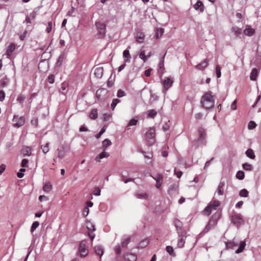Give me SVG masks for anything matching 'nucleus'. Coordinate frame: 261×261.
I'll use <instances>...</instances> for the list:
<instances>
[{
  "instance_id": "obj_1",
  "label": "nucleus",
  "mask_w": 261,
  "mask_h": 261,
  "mask_svg": "<svg viewBox=\"0 0 261 261\" xmlns=\"http://www.w3.org/2000/svg\"><path fill=\"white\" fill-rule=\"evenodd\" d=\"M201 104L203 108L211 109L214 107V99L211 92H206L201 98Z\"/></svg>"
},
{
  "instance_id": "obj_2",
  "label": "nucleus",
  "mask_w": 261,
  "mask_h": 261,
  "mask_svg": "<svg viewBox=\"0 0 261 261\" xmlns=\"http://www.w3.org/2000/svg\"><path fill=\"white\" fill-rule=\"evenodd\" d=\"M220 217V214L216 212L212 215L210 219L208 224L205 226L204 231L205 232L208 231L210 229L214 228L217 224L218 221Z\"/></svg>"
},
{
  "instance_id": "obj_3",
  "label": "nucleus",
  "mask_w": 261,
  "mask_h": 261,
  "mask_svg": "<svg viewBox=\"0 0 261 261\" xmlns=\"http://www.w3.org/2000/svg\"><path fill=\"white\" fill-rule=\"evenodd\" d=\"M220 205L218 200H213L210 202L208 205L204 208L202 213L204 215L208 216L213 210H216Z\"/></svg>"
},
{
  "instance_id": "obj_4",
  "label": "nucleus",
  "mask_w": 261,
  "mask_h": 261,
  "mask_svg": "<svg viewBox=\"0 0 261 261\" xmlns=\"http://www.w3.org/2000/svg\"><path fill=\"white\" fill-rule=\"evenodd\" d=\"M155 129L150 128L145 134V139L148 145H152L155 143Z\"/></svg>"
},
{
  "instance_id": "obj_5",
  "label": "nucleus",
  "mask_w": 261,
  "mask_h": 261,
  "mask_svg": "<svg viewBox=\"0 0 261 261\" xmlns=\"http://www.w3.org/2000/svg\"><path fill=\"white\" fill-rule=\"evenodd\" d=\"M95 25L98 31V35H99V38H103L106 33V24L100 22H96L95 23Z\"/></svg>"
},
{
  "instance_id": "obj_6",
  "label": "nucleus",
  "mask_w": 261,
  "mask_h": 261,
  "mask_svg": "<svg viewBox=\"0 0 261 261\" xmlns=\"http://www.w3.org/2000/svg\"><path fill=\"white\" fill-rule=\"evenodd\" d=\"M79 251L81 257H85L88 254V250L87 246V241L83 240L80 244Z\"/></svg>"
},
{
  "instance_id": "obj_7",
  "label": "nucleus",
  "mask_w": 261,
  "mask_h": 261,
  "mask_svg": "<svg viewBox=\"0 0 261 261\" xmlns=\"http://www.w3.org/2000/svg\"><path fill=\"white\" fill-rule=\"evenodd\" d=\"M13 125L15 127H19L24 125L25 123V118L23 116L19 117L14 115L13 119Z\"/></svg>"
},
{
  "instance_id": "obj_8",
  "label": "nucleus",
  "mask_w": 261,
  "mask_h": 261,
  "mask_svg": "<svg viewBox=\"0 0 261 261\" xmlns=\"http://www.w3.org/2000/svg\"><path fill=\"white\" fill-rule=\"evenodd\" d=\"M173 83V81L172 80L170 77H165L163 81V92L165 93L170 87H172Z\"/></svg>"
},
{
  "instance_id": "obj_9",
  "label": "nucleus",
  "mask_w": 261,
  "mask_h": 261,
  "mask_svg": "<svg viewBox=\"0 0 261 261\" xmlns=\"http://www.w3.org/2000/svg\"><path fill=\"white\" fill-rule=\"evenodd\" d=\"M231 220L233 223L237 226L243 223V220L240 214H235L231 217Z\"/></svg>"
},
{
  "instance_id": "obj_10",
  "label": "nucleus",
  "mask_w": 261,
  "mask_h": 261,
  "mask_svg": "<svg viewBox=\"0 0 261 261\" xmlns=\"http://www.w3.org/2000/svg\"><path fill=\"white\" fill-rule=\"evenodd\" d=\"M36 17V12L33 11L30 14L26 16L25 19L23 22H25L29 27V24L32 23V21L35 20Z\"/></svg>"
},
{
  "instance_id": "obj_11",
  "label": "nucleus",
  "mask_w": 261,
  "mask_h": 261,
  "mask_svg": "<svg viewBox=\"0 0 261 261\" xmlns=\"http://www.w3.org/2000/svg\"><path fill=\"white\" fill-rule=\"evenodd\" d=\"M152 177L156 181V187L158 189L160 188L162 186L163 180V176L161 174H157L155 177L152 176Z\"/></svg>"
},
{
  "instance_id": "obj_12",
  "label": "nucleus",
  "mask_w": 261,
  "mask_h": 261,
  "mask_svg": "<svg viewBox=\"0 0 261 261\" xmlns=\"http://www.w3.org/2000/svg\"><path fill=\"white\" fill-rule=\"evenodd\" d=\"M124 258L126 261H136L137 256L133 253H126L124 255Z\"/></svg>"
},
{
  "instance_id": "obj_13",
  "label": "nucleus",
  "mask_w": 261,
  "mask_h": 261,
  "mask_svg": "<svg viewBox=\"0 0 261 261\" xmlns=\"http://www.w3.org/2000/svg\"><path fill=\"white\" fill-rule=\"evenodd\" d=\"M103 73V69L101 67H97L94 70V75L97 78L102 77Z\"/></svg>"
},
{
  "instance_id": "obj_14",
  "label": "nucleus",
  "mask_w": 261,
  "mask_h": 261,
  "mask_svg": "<svg viewBox=\"0 0 261 261\" xmlns=\"http://www.w3.org/2000/svg\"><path fill=\"white\" fill-rule=\"evenodd\" d=\"M225 186L224 181H220L218 188L217 193L219 195H223L224 194V187Z\"/></svg>"
},
{
  "instance_id": "obj_15",
  "label": "nucleus",
  "mask_w": 261,
  "mask_h": 261,
  "mask_svg": "<svg viewBox=\"0 0 261 261\" xmlns=\"http://www.w3.org/2000/svg\"><path fill=\"white\" fill-rule=\"evenodd\" d=\"M31 148L29 146H24L22 148L21 153L24 156H30L32 153Z\"/></svg>"
},
{
  "instance_id": "obj_16",
  "label": "nucleus",
  "mask_w": 261,
  "mask_h": 261,
  "mask_svg": "<svg viewBox=\"0 0 261 261\" xmlns=\"http://www.w3.org/2000/svg\"><path fill=\"white\" fill-rule=\"evenodd\" d=\"M145 35L142 32H138L136 37V41L139 43H143L144 41Z\"/></svg>"
},
{
  "instance_id": "obj_17",
  "label": "nucleus",
  "mask_w": 261,
  "mask_h": 261,
  "mask_svg": "<svg viewBox=\"0 0 261 261\" xmlns=\"http://www.w3.org/2000/svg\"><path fill=\"white\" fill-rule=\"evenodd\" d=\"M208 65L207 59H205L201 63L198 64L196 66V68L199 70L204 69Z\"/></svg>"
},
{
  "instance_id": "obj_18",
  "label": "nucleus",
  "mask_w": 261,
  "mask_h": 261,
  "mask_svg": "<svg viewBox=\"0 0 261 261\" xmlns=\"http://www.w3.org/2000/svg\"><path fill=\"white\" fill-rule=\"evenodd\" d=\"M15 48L16 46L14 43H11L10 45H9L6 52L7 56L10 57L15 49Z\"/></svg>"
},
{
  "instance_id": "obj_19",
  "label": "nucleus",
  "mask_w": 261,
  "mask_h": 261,
  "mask_svg": "<svg viewBox=\"0 0 261 261\" xmlns=\"http://www.w3.org/2000/svg\"><path fill=\"white\" fill-rule=\"evenodd\" d=\"M194 8L196 10H199L200 12H203L204 10V6L203 3L200 1H198L197 3L194 5Z\"/></svg>"
},
{
  "instance_id": "obj_20",
  "label": "nucleus",
  "mask_w": 261,
  "mask_h": 261,
  "mask_svg": "<svg viewBox=\"0 0 261 261\" xmlns=\"http://www.w3.org/2000/svg\"><path fill=\"white\" fill-rule=\"evenodd\" d=\"M109 156V154L107 152L103 151L96 157L95 160L98 162H100L101 159L104 158H107Z\"/></svg>"
},
{
  "instance_id": "obj_21",
  "label": "nucleus",
  "mask_w": 261,
  "mask_h": 261,
  "mask_svg": "<svg viewBox=\"0 0 261 261\" xmlns=\"http://www.w3.org/2000/svg\"><path fill=\"white\" fill-rule=\"evenodd\" d=\"M123 56L125 58V62H129L131 58V56L129 54V51L128 49L124 50L123 53Z\"/></svg>"
},
{
  "instance_id": "obj_22",
  "label": "nucleus",
  "mask_w": 261,
  "mask_h": 261,
  "mask_svg": "<svg viewBox=\"0 0 261 261\" xmlns=\"http://www.w3.org/2000/svg\"><path fill=\"white\" fill-rule=\"evenodd\" d=\"M130 241V237H125L122 239L121 242V246L122 247L125 248L127 246V245L129 243Z\"/></svg>"
},
{
  "instance_id": "obj_23",
  "label": "nucleus",
  "mask_w": 261,
  "mask_h": 261,
  "mask_svg": "<svg viewBox=\"0 0 261 261\" xmlns=\"http://www.w3.org/2000/svg\"><path fill=\"white\" fill-rule=\"evenodd\" d=\"M258 75V71L256 68H253L250 74V78L252 81H255Z\"/></svg>"
},
{
  "instance_id": "obj_24",
  "label": "nucleus",
  "mask_w": 261,
  "mask_h": 261,
  "mask_svg": "<svg viewBox=\"0 0 261 261\" xmlns=\"http://www.w3.org/2000/svg\"><path fill=\"white\" fill-rule=\"evenodd\" d=\"M255 33V30L251 28H246L244 31V33L245 35L251 36L253 35Z\"/></svg>"
},
{
  "instance_id": "obj_25",
  "label": "nucleus",
  "mask_w": 261,
  "mask_h": 261,
  "mask_svg": "<svg viewBox=\"0 0 261 261\" xmlns=\"http://www.w3.org/2000/svg\"><path fill=\"white\" fill-rule=\"evenodd\" d=\"M95 252L101 257L103 253V250L101 246H96L94 248Z\"/></svg>"
},
{
  "instance_id": "obj_26",
  "label": "nucleus",
  "mask_w": 261,
  "mask_h": 261,
  "mask_svg": "<svg viewBox=\"0 0 261 261\" xmlns=\"http://www.w3.org/2000/svg\"><path fill=\"white\" fill-rule=\"evenodd\" d=\"M198 133L199 135V140H202L203 139H204L206 135V133L204 129L203 128H200L198 130Z\"/></svg>"
},
{
  "instance_id": "obj_27",
  "label": "nucleus",
  "mask_w": 261,
  "mask_h": 261,
  "mask_svg": "<svg viewBox=\"0 0 261 261\" xmlns=\"http://www.w3.org/2000/svg\"><path fill=\"white\" fill-rule=\"evenodd\" d=\"M238 245V243L234 242L233 241H230V242H227L226 243V248H228V249H233L234 247H236Z\"/></svg>"
},
{
  "instance_id": "obj_28",
  "label": "nucleus",
  "mask_w": 261,
  "mask_h": 261,
  "mask_svg": "<svg viewBox=\"0 0 261 261\" xmlns=\"http://www.w3.org/2000/svg\"><path fill=\"white\" fill-rule=\"evenodd\" d=\"M90 118L92 119H96L97 118V110L96 109H93L91 110L90 113Z\"/></svg>"
},
{
  "instance_id": "obj_29",
  "label": "nucleus",
  "mask_w": 261,
  "mask_h": 261,
  "mask_svg": "<svg viewBox=\"0 0 261 261\" xmlns=\"http://www.w3.org/2000/svg\"><path fill=\"white\" fill-rule=\"evenodd\" d=\"M246 154L248 157L251 159H254L255 157L254 152L253 150L251 149H248L246 151Z\"/></svg>"
},
{
  "instance_id": "obj_30",
  "label": "nucleus",
  "mask_w": 261,
  "mask_h": 261,
  "mask_svg": "<svg viewBox=\"0 0 261 261\" xmlns=\"http://www.w3.org/2000/svg\"><path fill=\"white\" fill-rule=\"evenodd\" d=\"M246 246V243L245 242H241L240 244V246L239 248L236 251V253H239L242 252Z\"/></svg>"
},
{
  "instance_id": "obj_31",
  "label": "nucleus",
  "mask_w": 261,
  "mask_h": 261,
  "mask_svg": "<svg viewBox=\"0 0 261 261\" xmlns=\"http://www.w3.org/2000/svg\"><path fill=\"white\" fill-rule=\"evenodd\" d=\"M137 122H138V120L137 119H134V118L131 119L129 121L128 124H127V125L126 127V129H127V130L130 129V126L136 125Z\"/></svg>"
},
{
  "instance_id": "obj_32",
  "label": "nucleus",
  "mask_w": 261,
  "mask_h": 261,
  "mask_svg": "<svg viewBox=\"0 0 261 261\" xmlns=\"http://www.w3.org/2000/svg\"><path fill=\"white\" fill-rule=\"evenodd\" d=\"M185 238H186L185 237L182 236L181 237V238L178 240V242L177 243V246L179 248H182L184 246V244L185 243Z\"/></svg>"
},
{
  "instance_id": "obj_33",
  "label": "nucleus",
  "mask_w": 261,
  "mask_h": 261,
  "mask_svg": "<svg viewBox=\"0 0 261 261\" xmlns=\"http://www.w3.org/2000/svg\"><path fill=\"white\" fill-rule=\"evenodd\" d=\"M51 185L49 182H47L44 185L43 190L45 192H49L51 190Z\"/></svg>"
},
{
  "instance_id": "obj_34",
  "label": "nucleus",
  "mask_w": 261,
  "mask_h": 261,
  "mask_svg": "<svg viewBox=\"0 0 261 261\" xmlns=\"http://www.w3.org/2000/svg\"><path fill=\"white\" fill-rule=\"evenodd\" d=\"M248 191L245 189L241 190L239 192V195L241 197H247L248 196Z\"/></svg>"
},
{
  "instance_id": "obj_35",
  "label": "nucleus",
  "mask_w": 261,
  "mask_h": 261,
  "mask_svg": "<svg viewBox=\"0 0 261 261\" xmlns=\"http://www.w3.org/2000/svg\"><path fill=\"white\" fill-rule=\"evenodd\" d=\"M41 148L42 150V151L43 152V153H47L49 150V143H46L45 145H41Z\"/></svg>"
},
{
  "instance_id": "obj_36",
  "label": "nucleus",
  "mask_w": 261,
  "mask_h": 261,
  "mask_svg": "<svg viewBox=\"0 0 261 261\" xmlns=\"http://www.w3.org/2000/svg\"><path fill=\"white\" fill-rule=\"evenodd\" d=\"M139 57L144 62H146L147 60L146 55H145V52L144 50H141L139 54Z\"/></svg>"
},
{
  "instance_id": "obj_37",
  "label": "nucleus",
  "mask_w": 261,
  "mask_h": 261,
  "mask_svg": "<svg viewBox=\"0 0 261 261\" xmlns=\"http://www.w3.org/2000/svg\"><path fill=\"white\" fill-rule=\"evenodd\" d=\"M164 32V30L162 28L157 29L156 30V37L159 38L161 37Z\"/></svg>"
},
{
  "instance_id": "obj_38",
  "label": "nucleus",
  "mask_w": 261,
  "mask_h": 261,
  "mask_svg": "<svg viewBox=\"0 0 261 261\" xmlns=\"http://www.w3.org/2000/svg\"><path fill=\"white\" fill-rule=\"evenodd\" d=\"M111 145V142L108 139H106L102 142V147L105 149Z\"/></svg>"
},
{
  "instance_id": "obj_39",
  "label": "nucleus",
  "mask_w": 261,
  "mask_h": 261,
  "mask_svg": "<svg viewBox=\"0 0 261 261\" xmlns=\"http://www.w3.org/2000/svg\"><path fill=\"white\" fill-rule=\"evenodd\" d=\"M245 176L244 173L242 171H239L236 174V177L238 179L240 180H242L244 179Z\"/></svg>"
},
{
  "instance_id": "obj_40",
  "label": "nucleus",
  "mask_w": 261,
  "mask_h": 261,
  "mask_svg": "<svg viewBox=\"0 0 261 261\" xmlns=\"http://www.w3.org/2000/svg\"><path fill=\"white\" fill-rule=\"evenodd\" d=\"M149 241L148 240H144L141 241L139 245V247L144 248L148 244Z\"/></svg>"
},
{
  "instance_id": "obj_41",
  "label": "nucleus",
  "mask_w": 261,
  "mask_h": 261,
  "mask_svg": "<svg viewBox=\"0 0 261 261\" xmlns=\"http://www.w3.org/2000/svg\"><path fill=\"white\" fill-rule=\"evenodd\" d=\"M39 225V222L35 221V222H33L31 228V232H34L36 230V229L38 227Z\"/></svg>"
},
{
  "instance_id": "obj_42",
  "label": "nucleus",
  "mask_w": 261,
  "mask_h": 261,
  "mask_svg": "<svg viewBox=\"0 0 261 261\" xmlns=\"http://www.w3.org/2000/svg\"><path fill=\"white\" fill-rule=\"evenodd\" d=\"M243 168L244 170H247V171H251L252 169V166L248 163L243 164Z\"/></svg>"
},
{
  "instance_id": "obj_43",
  "label": "nucleus",
  "mask_w": 261,
  "mask_h": 261,
  "mask_svg": "<svg viewBox=\"0 0 261 261\" xmlns=\"http://www.w3.org/2000/svg\"><path fill=\"white\" fill-rule=\"evenodd\" d=\"M120 102V100L118 98L114 99L111 103V108L113 110L116 107V105Z\"/></svg>"
},
{
  "instance_id": "obj_44",
  "label": "nucleus",
  "mask_w": 261,
  "mask_h": 261,
  "mask_svg": "<svg viewBox=\"0 0 261 261\" xmlns=\"http://www.w3.org/2000/svg\"><path fill=\"white\" fill-rule=\"evenodd\" d=\"M87 228L88 230L94 231L95 230L94 226L90 222H87Z\"/></svg>"
},
{
  "instance_id": "obj_45",
  "label": "nucleus",
  "mask_w": 261,
  "mask_h": 261,
  "mask_svg": "<svg viewBox=\"0 0 261 261\" xmlns=\"http://www.w3.org/2000/svg\"><path fill=\"white\" fill-rule=\"evenodd\" d=\"M232 30L236 35L241 34V30L238 27H233Z\"/></svg>"
},
{
  "instance_id": "obj_46",
  "label": "nucleus",
  "mask_w": 261,
  "mask_h": 261,
  "mask_svg": "<svg viewBox=\"0 0 261 261\" xmlns=\"http://www.w3.org/2000/svg\"><path fill=\"white\" fill-rule=\"evenodd\" d=\"M216 75L217 77L218 78H219L221 76V68L219 65H217L216 67Z\"/></svg>"
},
{
  "instance_id": "obj_47",
  "label": "nucleus",
  "mask_w": 261,
  "mask_h": 261,
  "mask_svg": "<svg viewBox=\"0 0 261 261\" xmlns=\"http://www.w3.org/2000/svg\"><path fill=\"white\" fill-rule=\"evenodd\" d=\"M175 225L177 228V230L179 231L181 230V223L178 221L176 220L175 221Z\"/></svg>"
},
{
  "instance_id": "obj_48",
  "label": "nucleus",
  "mask_w": 261,
  "mask_h": 261,
  "mask_svg": "<svg viewBox=\"0 0 261 261\" xmlns=\"http://www.w3.org/2000/svg\"><path fill=\"white\" fill-rule=\"evenodd\" d=\"M25 99V97L23 95H19L17 98V101L19 102L20 103H22L24 99Z\"/></svg>"
},
{
  "instance_id": "obj_49",
  "label": "nucleus",
  "mask_w": 261,
  "mask_h": 261,
  "mask_svg": "<svg viewBox=\"0 0 261 261\" xmlns=\"http://www.w3.org/2000/svg\"><path fill=\"white\" fill-rule=\"evenodd\" d=\"M137 197L138 198L140 199H146L147 198V194L145 193H141V194H138L137 195Z\"/></svg>"
},
{
  "instance_id": "obj_50",
  "label": "nucleus",
  "mask_w": 261,
  "mask_h": 261,
  "mask_svg": "<svg viewBox=\"0 0 261 261\" xmlns=\"http://www.w3.org/2000/svg\"><path fill=\"white\" fill-rule=\"evenodd\" d=\"M28 32L27 30H25L23 34L20 35L19 36V39L21 40V41H23L24 40V39L25 38V37H27V36L28 35Z\"/></svg>"
},
{
  "instance_id": "obj_51",
  "label": "nucleus",
  "mask_w": 261,
  "mask_h": 261,
  "mask_svg": "<svg viewBox=\"0 0 261 261\" xmlns=\"http://www.w3.org/2000/svg\"><path fill=\"white\" fill-rule=\"evenodd\" d=\"M248 126L250 129H253L256 127V124L254 121H251L249 122Z\"/></svg>"
},
{
  "instance_id": "obj_52",
  "label": "nucleus",
  "mask_w": 261,
  "mask_h": 261,
  "mask_svg": "<svg viewBox=\"0 0 261 261\" xmlns=\"http://www.w3.org/2000/svg\"><path fill=\"white\" fill-rule=\"evenodd\" d=\"M52 29V22L51 21H49L47 24V27L46 29V31L49 33L51 32Z\"/></svg>"
},
{
  "instance_id": "obj_53",
  "label": "nucleus",
  "mask_w": 261,
  "mask_h": 261,
  "mask_svg": "<svg viewBox=\"0 0 261 261\" xmlns=\"http://www.w3.org/2000/svg\"><path fill=\"white\" fill-rule=\"evenodd\" d=\"M125 95V93L124 91H122L121 89H120L118 91L117 96L118 97H122Z\"/></svg>"
},
{
  "instance_id": "obj_54",
  "label": "nucleus",
  "mask_w": 261,
  "mask_h": 261,
  "mask_svg": "<svg viewBox=\"0 0 261 261\" xmlns=\"http://www.w3.org/2000/svg\"><path fill=\"white\" fill-rule=\"evenodd\" d=\"M29 161L27 159H24L22 160L21 166L22 167H27Z\"/></svg>"
},
{
  "instance_id": "obj_55",
  "label": "nucleus",
  "mask_w": 261,
  "mask_h": 261,
  "mask_svg": "<svg viewBox=\"0 0 261 261\" xmlns=\"http://www.w3.org/2000/svg\"><path fill=\"white\" fill-rule=\"evenodd\" d=\"M156 114V112L154 110H151L149 111L148 116L150 117H154Z\"/></svg>"
},
{
  "instance_id": "obj_56",
  "label": "nucleus",
  "mask_w": 261,
  "mask_h": 261,
  "mask_svg": "<svg viewBox=\"0 0 261 261\" xmlns=\"http://www.w3.org/2000/svg\"><path fill=\"white\" fill-rule=\"evenodd\" d=\"M166 250L167 252H168L170 255H172L173 253V248L172 247L170 246H168L166 247Z\"/></svg>"
},
{
  "instance_id": "obj_57",
  "label": "nucleus",
  "mask_w": 261,
  "mask_h": 261,
  "mask_svg": "<svg viewBox=\"0 0 261 261\" xmlns=\"http://www.w3.org/2000/svg\"><path fill=\"white\" fill-rule=\"evenodd\" d=\"M47 81L50 84H53L54 83V75L53 74L49 75L48 76Z\"/></svg>"
},
{
  "instance_id": "obj_58",
  "label": "nucleus",
  "mask_w": 261,
  "mask_h": 261,
  "mask_svg": "<svg viewBox=\"0 0 261 261\" xmlns=\"http://www.w3.org/2000/svg\"><path fill=\"white\" fill-rule=\"evenodd\" d=\"M115 251L117 254H120L121 250L120 248V246L119 245H117V246H115Z\"/></svg>"
},
{
  "instance_id": "obj_59",
  "label": "nucleus",
  "mask_w": 261,
  "mask_h": 261,
  "mask_svg": "<svg viewBox=\"0 0 261 261\" xmlns=\"http://www.w3.org/2000/svg\"><path fill=\"white\" fill-rule=\"evenodd\" d=\"M94 194L96 196H99L100 195V190L99 188H95L94 191Z\"/></svg>"
},
{
  "instance_id": "obj_60",
  "label": "nucleus",
  "mask_w": 261,
  "mask_h": 261,
  "mask_svg": "<svg viewBox=\"0 0 261 261\" xmlns=\"http://www.w3.org/2000/svg\"><path fill=\"white\" fill-rule=\"evenodd\" d=\"M5 97V93L3 90H0V101H2Z\"/></svg>"
},
{
  "instance_id": "obj_61",
  "label": "nucleus",
  "mask_w": 261,
  "mask_h": 261,
  "mask_svg": "<svg viewBox=\"0 0 261 261\" xmlns=\"http://www.w3.org/2000/svg\"><path fill=\"white\" fill-rule=\"evenodd\" d=\"M152 69L151 68L148 69L145 71L144 74L145 76L149 77L151 75Z\"/></svg>"
},
{
  "instance_id": "obj_62",
  "label": "nucleus",
  "mask_w": 261,
  "mask_h": 261,
  "mask_svg": "<svg viewBox=\"0 0 261 261\" xmlns=\"http://www.w3.org/2000/svg\"><path fill=\"white\" fill-rule=\"evenodd\" d=\"M237 100H234L231 105V109L232 110H236L237 109Z\"/></svg>"
},
{
  "instance_id": "obj_63",
  "label": "nucleus",
  "mask_w": 261,
  "mask_h": 261,
  "mask_svg": "<svg viewBox=\"0 0 261 261\" xmlns=\"http://www.w3.org/2000/svg\"><path fill=\"white\" fill-rule=\"evenodd\" d=\"M65 155V153L63 151H59L58 156L59 158L62 159L63 158Z\"/></svg>"
},
{
  "instance_id": "obj_64",
  "label": "nucleus",
  "mask_w": 261,
  "mask_h": 261,
  "mask_svg": "<svg viewBox=\"0 0 261 261\" xmlns=\"http://www.w3.org/2000/svg\"><path fill=\"white\" fill-rule=\"evenodd\" d=\"M174 173L178 178H180L182 175V172L181 171H176L175 169H174Z\"/></svg>"
}]
</instances>
